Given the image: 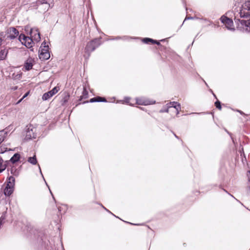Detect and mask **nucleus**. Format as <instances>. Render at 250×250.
Masks as SVG:
<instances>
[{
  "instance_id": "obj_36",
  "label": "nucleus",
  "mask_w": 250,
  "mask_h": 250,
  "mask_svg": "<svg viewBox=\"0 0 250 250\" xmlns=\"http://www.w3.org/2000/svg\"><path fill=\"white\" fill-rule=\"evenodd\" d=\"M235 1H236V0H234Z\"/></svg>"
},
{
  "instance_id": "obj_9",
  "label": "nucleus",
  "mask_w": 250,
  "mask_h": 250,
  "mask_svg": "<svg viewBox=\"0 0 250 250\" xmlns=\"http://www.w3.org/2000/svg\"><path fill=\"white\" fill-rule=\"evenodd\" d=\"M36 129L32 125L27 126V128L25 131V139L29 140L33 138H35L36 134L35 133Z\"/></svg>"
},
{
  "instance_id": "obj_20",
  "label": "nucleus",
  "mask_w": 250,
  "mask_h": 250,
  "mask_svg": "<svg viewBox=\"0 0 250 250\" xmlns=\"http://www.w3.org/2000/svg\"><path fill=\"white\" fill-rule=\"evenodd\" d=\"M88 97V91L86 90L85 87H83V92L82 95L81 96V98L86 99Z\"/></svg>"
},
{
  "instance_id": "obj_12",
  "label": "nucleus",
  "mask_w": 250,
  "mask_h": 250,
  "mask_svg": "<svg viewBox=\"0 0 250 250\" xmlns=\"http://www.w3.org/2000/svg\"><path fill=\"white\" fill-rule=\"evenodd\" d=\"M155 103V101H150L144 97L136 99V104L141 105H149Z\"/></svg>"
},
{
  "instance_id": "obj_7",
  "label": "nucleus",
  "mask_w": 250,
  "mask_h": 250,
  "mask_svg": "<svg viewBox=\"0 0 250 250\" xmlns=\"http://www.w3.org/2000/svg\"><path fill=\"white\" fill-rule=\"evenodd\" d=\"M19 40L27 48H31L33 46L34 42L33 39L24 34H21L19 37Z\"/></svg>"
},
{
  "instance_id": "obj_11",
  "label": "nucleus",
  "mask_w": 250,
  "mask_h": 250,
  "mask_svg": "<svg viewBox=\"0 0 250 250\" xmlns=\"http://www.w3.org/2000/svg\"><path fill=\"white\" fill-rule=\"evenodd\" d=\"M60 88L58 86H56L54 87L51 90L45 93L43 95L42 99L43 100L46 101L50 99L51 97H52L53 95H54L55 94H56L58 91L59 90Z\"/></svg>"
},
{
  "instance_id": "obj_23",
  "label": "nucleus",
  "mask_w": 250,
  "mask_h": 250,
  "mask_svg": "<svg viewBox=\"0 0 250 250\" xmlns=\"http://www.w3.org/2000/svg\"><path fill=\"white\" fill-rule=\"evenodd\" d=\"M106 100L105 98H102L101 97H96V102H106Z\"/></svg>"
},
{
  "instance_id": "obj_8",
  "label": "nucleus",
  "mask_w": 250,
  "mask_h": 250,
  "mask_svg": "<svg viewBox=\"0 0 250 250\" xmlns=\"http://www.w3.org/2000/svg\"><path fill=\"white\" fill-rule=\"evenodd\" d=\"M19 34V32L15 27H10L5 32V35L3 37L6 39L13 40Z\"/></svg>"
},
{
  "instance_id": "obj_13",
  "label": "nucleus",
  "mask_w": 250,
  "mask_h": 250,
  "mask_svg": "<svg viewBox=\"0 0 250 250\" xmlns=\"http://www.w3.org/2000/svg\"><path fill=\"white\" fill-rule=\"evenodd\" d=\"M31 39L34 41L39 42L41 40L40 34L38 29L32 28L30 31Z\"/></svg>"
},
{
  "instance_id": "obj_4",
  "label": "nucleus",
  "mask_w": 250,
  "mask_h": 250,
  "mask_svg": "<svg viewBox=\"0 0 250 250\" xmlns=\"http://www.w3.org/2000/svg\"><path fill=\"white\" fill-rule=\"evenodd\" d=\"M235 22L237 24V28L242 31L250 32V19L246 21L235 18Z\"/></svg>"
},
{
  "instance_id": "obj_26",
  "label": "nucleus",
  "mask_w": 250,
  "mask_h": 250,
  "mask_svg": "<svg viewBox=\"0 0 250 250\" xmlns=\"http://www.w3.org/2000/svg\"><path fill=\"white\" fill-rule=\"evenodd\" d=\"M215 105L216 108H217L219 109H221V105L220 102L219 101H216L215 103Z\"/></svg>"
},
{
  "instance_id": "obj_30",
  "label": "nucleus",
  "mask_w": 250,
  "mask_h": 250,
  "mask_svg": "<svg viewBox=\"0 0 250 250\" xmlns=\"http://www.w3.org/2000/svg\"><path fill=\"white\" fill-rule=\"evenodd\" d=\"M247 176L248 177L249 181L250 182V171H248Z\"/></svg>"
},
{
  "instance_id": "obj_16",
  "label": "nucleus",
  "mask_w": 250,
  "mask_h": 250,
  "mask_svg": "<svg viewBox=\"0 0 250 250\" xmlns=\"http://www.w3.org/2000/svg\"><path fill=\"white\" fill-rule=\"evenodd\" d=\"M20 158V155L19 153H15L10 159V161L13 164L18 162Z\"/></svg>"
},
{
  "instance_id": "obj_14",
  "label": "nucleus",
  "mask_w": 250,
  "mask_h": 250,
  "mask_svg": "<svg viewBox=\"0 0 250 250\" xmlns=\"http://www.w3.org/2000/svg\"><path fill=\"white\" fill-rule=\"evenodd\" d=\"M2 40L0 38V46H1V44H2ZM7 53H8V50H6L5 49L1 50L0 51V60H2L5 59V58L7 56Z\"/></svg>"
},
{
  "instance_id": "obj_24",
  "label": "nucleus",
  "mask_w": 250,
  "mask_h": 250,
  "mask_svg": "<svg viewBox=\"0 0 250 250\" xmlns=\"http://www.w3.org/2000/svg\"><path fill=\"white\" fill-rule=\"evenodd\" d=\"M4 134L3 132H0V144L4 140Z\"/></svg>"
},
{
  "instance_id": "obj_27",
  "label": "nucleus",
  "mask_w": 250,
  "mask_h": 250,
  "mask_svg": "<svg viewBox=\"0 0 250 250\" xmlns=\"http://www.w3.org/2000/svg\"><path fill=\"white\" fill-rule=\"evenodd\" d=\"M90 103L96 102V97L91 99L89 101Z\"/></svg>"
},
{
  "instance_id": "obj_3",
  "label": "nucleus",
  "mask_w": 250,
  "mask_h": 250,
  "mask_svg": "<svg viewBox=\"0 0 250 250\" xmlns=\"http://www.w3.org/2000/svg\"><path fill=\"white\" fill-rule=\"evenodd\" d=\"M39 58L42 60H48L50 57V53L49 52V46L46 45V42H43L39 50Z\"/></svg>"
},
{
  "instance_id": "obj_35",
  "label": "nucleus",
  "mask_w": 250,
  "mask_h": 250,
  "mask_svg": "<svg viewBox=\"0 0 250 250\" xmlns=\"http://www.w3.org/2000/svg\"><path fill=\"white\" fill-rule=\"evenodd\" d=\"M105 210H106L107 211H109L108 210L106 209V208H104Z\"/></svg>"
},
{
  "instance_id": "obj_28",
  "label": "nucleus",
  "mask_w": 250,
  "mask_h": 250,
  "mask_svg": "<svg viewBox=\"0 0 250 250\" xmlns=\"http://www.w3.org/2000/svg\"><path fill=\"white\" fill-rule=\"evenodd\" d=\"M237 112H239L240 114L242 115H246V114L243 112L241 110H236Z\"/></svg>"
},
{
  "instance_id": "obj_10",
  "label": "nucleus",
  "mask_w": 250,
  "mask_h": 250,
  "mask_svg": "<svg viewBox=\"0 0 250 250\" xmlns=\"http://www.w3.org/2000/svg\"><path fill=\"white\" fill-rule=\"evenodd\" d=\"M220 20L221 22L225 25L228 29L231 31H234L235 28L234 27L233 22L232 20L226 16H223L221 17Z\"/></svg>"
},
{
  "instance_id": "obj_6",
  "label": "nucleus",
  "mask_w": 250,
  "mask_h": 250,
  "mask_svg": "<svg viewBox=\"0 0 250 250\" xmlns=\"http://www.w3.org/2000/svg\"><path fill=\"white\" fill-rule=\"evenodd\" d=\"M241 18L250 17V0L245 2L241 7L239 13Z\"/></svg>"
},
{
  "instance_id": "obj_34",
  "label": "nucleus",
  "mask_w": 250,
  "mask_h": 250,
  "mask_svg": "<svg viewBox=\"0 0 250 250\" xmlns=\"http://www.w3.org/2000/svg\"><path fill=\"white\" fill-rule=\"evenodd\" d=\"M39 169H40V170L41 173H42V172H41V168H40V167H39ZM41 174H42V173H41Z\"/></svg>"
},
{
  "instance_id": "obj_2",
  "label": "nucleus",
  "mask_w": 250,
  "mask_h": 250,
  "mask_svg": "<svg viewBox=\"0 0 250 250\" xmlns=\"http://www.w3.org/2000/svg\"><path fill=\"white\" fill-rule=\"evenodd\" d=\"M15 182V178L12 176H9L8 178L6 186L4 189V194L5 196H9L13 192Z\"/></svg>"
},
{
  "instance_id": "obj_1",
  "label": "nucleus",
  "mask_w": 250,
  "mask_h": 250,
  "mask_svg": "<svg viewBox=\"0 0 250 250\" xmlns=\"http://www.w3.org/2000/svg\"><path fill=\"white\" fill-rule=\"evenodd\" d=\"M101 44V38H96L88 42L84 49V57L87 59L90 53Z\"/></svg>"
},
{
  "instance_id": "obj_33",
  "label": "nucleus",
  "mask_w": 250,
  "mask_h": 250,
  "mask_svg": "<svg viewBox=\"0 0 250 250\" xmlns=\"http://www.w3.org/2000/svg\"><path fill=\"white\" fill-rule=\"evenodd\" d=\"M174 136L176 138H178V137L176 134H174Z\"/></svg>"
},
{
  "instance_id": "obj_22",
  "label": "nucleus",
  "mask_w": 250,
  "mask_h": 250,
  "mask_svg": "<svg viewBox=\"0 0 250 250\" xmlns=\"http://www.w3.org/2000/svg\"><path fill=\"white\" fill-rule=\"evenodd\" d=\"M143 41V42L146 43H149V42H151L152 43L153 40L150 38H144Z\"/></svg>"
},
{
  "instance_id": "obj_21",
  "label": "nucleus",
  "mask_w": 250,
  "mask_h": 250,
  "mask_svg": "<svg viewBox=\"0 0 250 250\" xmlns=\"http://www.w3.org/2000/svg\"><path fill=\"white\" fill-rule=\"evenodd\" d=\"M48 0H39L38 1V2L39 4H48V6L49 7L50 6V4L49 3H48Z\"/></svg>"
},
{
  "instance_id": "obj_19",
  "label": "nucleus",
  "mask_w": 250,
  "mask_h": 250,
  "mask_svg": "<svg viewBox=\"0 0 250 250\" xmlns=\"http://www.w3.org/2000/svg\"><path fill=\"white\" fill-rule=\"evenodd\" d=\"M33 65L32 63L30 61H27L24 64V67L26 70H29L32 68Z\"/></svg>"
},
{
  "instance_id": "obj_25",
  "label": "nucleus",
  "mask_w": 250,
  "mask_h": 250,
  "mask_svg": "<svg viewBox=\"0 0 250 250\" xmlns=\"http://www.w3.org/2000/svg\"><path fill=\"white\" fill-rule=\"evenodd\" d=\"M130 98H129V97H125V99H124V102H125V103H126V104H129V105H133V104H131V103H129V101H130Z\"/></svg>"
},
{
  "instance_id": "obj_5",
  "label": "nucleus",
  "mask_w": 250,
  "mask_h": 250,
  "mask_svg": "<svg viewBox=\"0 0 250 250\" xmlns=\"http://www.w3.org/2000/svg\"><path fill=\"white\" fill-rule=\"evenodd\" d=\"M167 109H161L160 112H168L169 111V109L171 108H173L174 109V112L176 115H178L179 113V112L181 110V105L179 103L176 102H170L168 104H166Z\"/></svg>"
},
{
  "instance_id": "obj_29",
  "label": "nucleus",
  "mask_w": 250,
  "mask_h": 250,
  "mask_svg": "<svg viewBox=\"0 0 250 250\" xmlns=\"http://www.w3.org/2000/svg\"><path fill=\"white\" fill-rule=\"evenodd\" d=\"M27 94H28V93H26V94L23 96V97H22V98H21L20 100H19V101L18 102L17 104H19V103H20L22 101V100L23 98H24L25 97H26V96H27Z\"/></svg>"
},
{
  "instance_id": "obj_18",
  "label": "nucleus",
  "mask_w": 250,
  "mask_h": 250,
  "mask_svg": "<svg viewBox=\"0 0 250 250\" xmlns=\"http://www.w3.org/2000/svg\"><path fill=\"white\" fill-rule=\"evenodd\" d=\"M6 168V165L3 163V161L1 158L0 157V173L5 170Z\"/></svg>"
},
{
  "instance_id": "obj_15",
  "label": "nucleus",
  "mask_w": 250,
  "mask_h": 250,
  "mask_svg": "<svg viewBox=\"0 0 250 250\" xmlns=\"http://www.w3.org/2000/svg\"><path fill=\"white\" fill-rule=\"evenodd\" d=\"M20 173V170L16 168L15 167H12L10 169V174L12 175L11 176L14 177V176H18Z\"/></svg>"
},
{
  "instance_id": "obj_17",
  "label": "nucleus",
  "mask_w": 250,
  "mask_h": 250,
  "mask_svg": "<svg viewBox=\"0 0 250 250\" xmlns=\"http://www.w3.org/2000/svg\"><path fill=\"white\" fill-rule=\"evenodd\" d=\"M28 162L32 165H36L37 163V161L36 158V156L34 155L33 157H30L28 158Z\"/></svg>"
},
{
  "instance_id": "obj_32",
  "label": "nucleus",
  "mask_w": 250,
  "mask_h": 250,
  "mask_svg": "<svg viewBox=\"0 0 250 250\" xmlns=\"http://www.w3.org/2000/svg\"><path fill=\"white\" fill-rule=\"evenodd\" d=\"M192 19V18H191V17H190H190H188V18H186V19H185V20H187V19Z\"/></svg>"
},
{
  "instance_id": "obj_31",
  "label": "nucleus",
  "mask_w": 250,
  "mask_h": 250,
  "mask_svg": "<svg viewBox=\"0 0 250 250\" xmlns=\"http://www.w3.org/2000/svg\"><path fill=\"white\" fill-rule=\"evenodd\" d=\"M152 43H156L157 44H160V42H158L157 41H156V40H153V41L152 42Z\"/></svg>"
}]
</instances>
